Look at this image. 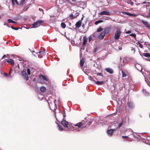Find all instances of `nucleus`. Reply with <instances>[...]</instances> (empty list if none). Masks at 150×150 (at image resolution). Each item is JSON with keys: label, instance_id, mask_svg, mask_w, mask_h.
<instances>
[{"label": "nucleus", "instance_id": "3", "mask_svg": "<svg viewBox=\"0 0 150 150\" xmlns=\"http://www.w3.org/2000/svg\"><path fill=\"white\" fill-rule=\"evenodd\" d=\"M61 123L64 127L69 128L68 126V122L66 121V120L64 119V118H63L62 120L61 121Z\"/></svg>", "mask_w": 150, "mask_h": 150}, {"label": "nucleus", "instance_id": "39", "mask_svg": "<svg viewBox=\"0 0 150 150\" xmlns=\"http://www.w3.org/2000/svg\"><path fill=\"white\" fill-rule=\"evenodd\" d=\"M118 49L119 50H122V45L119 46L118 47Z\"/></svg>", "mask_w": 150, "mask_h": 150}, {"label": "nucleus", "instance_id": "53", "mask_svg": "<svg viewBox=\"0 0 150 150\" xmlns=\"http://www.w3.org/2000/svg\"><path fill=\"white\" fill-rule=\"evenodd\" d=\"M35 80H36V79L35 78H34V79H33V81H35Z\"/></svg>", "mask_w": 150, "mask_h": 150}, {"label": "nucleus", "instance_id": "5", "mask_svg": "<svg viewBox=\"0 0 150 150\" xmlns=\"http://www.w3.org/2000/svg\"><path fill=\"white\" fill-rule=\"evenodd\" d=\"M21 73L22 76L25 78V79L26 81H27L28 79V77L26 72L25 71H22Z\"/></svg>", "mask_w": 150, "mask_h": 150}, {"label": "nucleus", "instance_id": "9", "mask_svg": "<svg viewBox=\"0 0 150 150\" xmlns=\"http://www.w3.org/2000/svg\"><path fill=\"white\" fill-rule=\"evenodd\" d=\"M39 54H38V57L40 58H42V57L45 55L46 53H45V51H40L39 52Z\"/></svg>", "mask_w": 150, "mask_h": 150}, {"label": "nucleus", "instance_id": "58", "mask_svg": "<svg viewBox=\"0 0 150 150\" xmlns=\"http://www.w3.org/2000/svg\"><path fill=\"white\" fill-rule=\"evenodd\" d=\"M91 124V122H89V125H90Z\"/></svg>", "mask_w": 150, "mask_h": 150}, {"label": "nucleus", "instance_id": "22", "mask_svg": "<svg viewBox=\"0 0 150 150\" xmlns=\"http://www.w3.org/2000/svg\"><path fill=\"white\" fill-rule=\"evenodd\" d=\"M11 1H12V4L13 5H15V2H16V4L17 5H18L19 4L18 2L17 1V0H11Z\"/></svg>", "mask_w": 150, "mask_h": 150}, {"label": "nucleus", "instance_id": "21", "mask_svg": "<svg viewBox=\"0 0 150 150\" xmlns=\"http://www.w3.org/2000/svg\"><path fill=\"white\" fill-rule=\"evenodd\" d=\"M128 105V107L130 108H133V103L130 102H128L127 103Z\"/></svg>", "mask_w": 150, "mask_h": 150}, {"label": "nucleus", "instance_id": "29", "mask_svg": "<svg viewBox=\"0 0 150 150\" xmlns=\"http://www.w3.org/2000/svg\"><path fill=\"white\" fill-rule=\"evenodd\" d=\"M103 30V29L101 27H99L97 30V32H100Z\"/></svg>", "mask_w": 150, "mask_h": 150}, {"label": "nucleus", "instance_id": "32", "mask_svg": "<svg viewBox=\"0 0 150 150\" xmlns=\"http://www.w3.org/2000/svg\"><path fill=\"white\" fill-rule=\"evenodd\" d=\"M145 17L146 18L150 17V10H149L147 15L145 16Z\"/></svg>", "mask_w": 150, "mask_h": 150}, {"label": "nucleus", "instance_id": "43", "mask_svg": "<svg viewBox=\"0 0 150 150\" xmlns=\"http://www.w3.org/2000/svg\"><path fill=\"white\" fill-rule=\"evenodd\" d=\"M139 47L140 48H142L143 45L141 43H139Z\"/></svg>", "mask_w": 150, "mask_h": 150}, {"label": "nucleus", "instance_id": "36", "mask_svg": "<svg viewBox=\"0 0 150 150\" xmlns=\"http://www.w3.org/2000/svg\"><path fill=\"white\" fill-rule=\"evenodd\" d=\"M11 28H12L13 29V30H18V29H19L20 28H14L13 26H11Z\"/></svg>", "mask_w": 150, "mask_h": 150}, {"label": "nucleus", "instance_id": "14", "mask_svg": "<svg viewBox=\"0 0 150 150\" xmlns=\"http://www.w3.org/2000/svg\"><path fill=\"white\" fill-rule=\"evenodd\" d=\"M81 21H78L76 22L75 24L76 27V28H79L81 25Z\"/></svg>", "mask_w": 150, "mask_h": 150}, {"label": "nucleus", "instance_id": "41", "mask_svg": "<svg viewBox=\"0 0 150 150\" xmlns=\"http://www.w3.org/2000/svg\"><path fill=\"white\" fill-rule=\"evenodd\" d=\"M97 50V48L96 47L94 49V50L93 51V53H95L96 52V51Z\"/></svg>", "mask_w": 150, "mask_h": 150}, {"label": "nucleus", "instance_id": "19", "mask_svg": "<svg viewBox=\"0 0 150 150\" xmlns=\"http://www.w3.org/2000/svg\"><path fill=\"white\" fill-rule=\"evenodd\" d=\"M84 62V59L82 58L80 61V65L81 67H82L83 65Z\"/></svg>", "mask_w": 150, "mask_h": 150}, {"label": "nucleus", "instance_id": "44", "mask_svg": "<svg viewBox=\"0 0 150 150\" xmlns=\"http://www.w3.org/2000/svg\"><path fill=\"white\" fill-rule=\"evenodd\" d=\"M149 2H146V1H145L143 3V4H149Z\"/></svg>", "mask_w": 150, "mask_h": 150}, {"label": "nucleus", "instance_id": "49", "mask_svg": "<svg viewBox=\"0 0 150 150\" xmlns=\"http://www.w3.org/2000/svg\"><path fill=\"white\" fill-rule=\"evenodd\" d=\"M131 32V31H128L126 33L127 34H129V33H130Z\"/></svg>", "mask_w": 150, "mask_h": 150}, {"label": "nucleus", "instance_id": "26", "mask_svg": "<svg viewBox=\"0 0 150 150\" xmlns=\"http://www.w3.org/2000/svg\"><path fill=\"white\" fill-rule=\"evenodd\" d=\"M25 3V0H21L20 3V6H22Z\"/></svg>", "mask_w": 150, "mask_h": 150}, {"label": "nucleus", "instance_id": "1", "mask_svg": "<svg viewBox=\"0 0 150 150\" xmlns=\"http://www.w3.org/2000/svg\"><path fill=\"white\" fill-rule=\"evenodd\" d=\"M43 22V21L41 20H38L34 23L32 24L31 25L32 28H36L40 26V24Z\"/></svg>", "mask_w": 150, "mask_h": 150}, {"label": "nucleus", "instance_id": "31", "mask_svg": "<svg viewBox=\"0 0 150 150\" xmlns=\"http://www.w3.org/2000/svg\"><path fill=\"white\" fill-rule=\"evenodd\" d=\"M122 76L123 77H125L126 76V75L125 74V72L123 71H122Z\"/></svg>", "mask_w": 150, "mask_h": 150}, {"label": "nucleus", "instance_id": "33", "mask_svg": "<svg viewBox=\"0 0 150 150\" xmlns=\"http://www.w3.org/2000/svg\"><path fill=\"white\" fill-rule=\"evenodd\" d=\"M88 79H90V80H91V81H93L94 82H95V81L93 80V78L92 76H89L88 77Z\"/></svg>", "mask_w": 150, "mask_h": 150}, {"label": "nucleus", "instance_id": "45", "mask_svg": "<svg viewBox=\"0 0 150 150\" xmlns=\"http://www.w3.org/2000/svg\"><path fill=\"white\" fill-rule=\"evenodd\" d=\"M11 68L10 71H9V72H8V74L10 75V74L11 72Z\"/></svg>", "mask_w": 150, "mask_h": 150}, {"label": "nucleus", "instance_id": "4", "mask_svg": "<svg viewBox=\"0 0 150 150\" xmlns=\"http://www.w3.org/2000/svg\"><path fill=\"white\" fill-rule=\"evenodd\" d=\"M87 122H85L84 120H82L81 122L79 123H77L75 125H74L75 126L78 127H80L83 125L85 124V125L86 124V123Z\"/></svg>", "mask_w": 150, "mask_h": 150}, {"label": "nucleus", "instance_id": "6", "mask_svg": "<svg viewBox=\"0 0 150 150\" xmlns=\"http://www.w3.org/2000/svg\"><path fill=\"white\" fill-rule=\"evenodd\" d=\"M141 22L147 28L150 29V25L149 24L148 22L144 20H142Z\"/></svg>", "mask_w": 150, "mask_h": 150}, {"label": "nucleus", "instance_id": "28", "mask_svg": "<svg viewBox=\"0 0 150 150\" xmlns=\"http://www.w3.org/2000/svg\"><path fill=\"white\" fill-rule=\"evenodd\" d=\"M61 26L63 28H64L66 27V25L64 23L62 22L61 23Z\"/></svg>", "mask_w": 150, "mask_h": 150}, {"label": "nucleus", "instance_id": "42", "mask_svg": "<svg viewBox=\"0 0 150 150\" xmlns=\"http://www.w3.org/2000/svg\"><path fill=\"white\" fill-rule=\"evenodd\" d=\"M127 13L128 15H130L131 16H133V15H134V14H131V13Z\"/></svg>", "mask_w": 150, "mask_h": 150}, {"label": "nucleus", "instance_id": "10", "mask_svg": "<svg viewBox=\"0 0 150 150\" xmlns=\"http://www.w3.org/2000/svg\"><path fill=\"white\" fill-rule=\"evenodd\" d=\"M7 62L8 64H11L13 66L14 65V61L11 59H9L8 60H7Z\"/></svg>", "mask_w": 150, "mask_h": 150}, {"label": "nucleus", "instance_id": "8", "mask_svg": "<svg viewBox=\"0 0 150 150\" xmlns=\"http://www.w3.org/2000/svg\"><path fill=\"white\" fill-rule=\"evenodd\" d=\"M99 14L100 15H110L111 14L108 11H103L99 13Z\"/></svg>", "mask_w": 150, "mask_h": 150}, {"label": "nucleus", "instance_id": "46", "mask_svg": "<svg viewBox=\"0 0 150 150\" xmlns=\"http://www.w3.org/2000/svg\"><path fill=\"white\" fill-rule=\"evenodd\" d=\"M92 39V38H91V36H90V37H89V39H89V41H90Z\"/></svg>", "mask_w": 150, "mask_h": 150}, {"label": "nucleus", "instance_id": "12", "mask_svg": "<svg viewBox=\"0 0 150 150\" xmlns=\"http://www.w3.org/2000/svg\"><path fill=\"white\" fill-rule=\"evenodd\" d=\"M115 130V129H110L109 130H108L107 131V132L109 135L110 136H111L112 135L113 132Z\"/></svg>", "mask_w": 150, "mask_h": 150}, {"label": "nucleus", "instance_id": "7", "mask_svg": "<svg viewBox=\"0 0 150 150\" xmlns=\"http://www.w3.org/2000/svg\"><path fill=\"white\" fill-rule=\"evenodd\" d=\"M111 29V26L106 27L104 29V32H103L105 33V34H107L110 32Z\"/></svg>", "mask_w": 150, "mask_h": 150}, {"label": "nucleus", "instance_id": "16", "mask_svg": "<svg viewBox=\"0 0 150 150\" xmlns=\"http://www.w3.org/2000/svg\"><path fill=\"white\" fill-rule=\"evenodd\" d=\"M105 70L107 72H109L110 74H112L113 72V70L110 68H107L105 69Z\"/></svg>", "mask_w": 150, "mask_h": 150}, {"label": "nucleus", "instance_id": "34", "mask_svg": "<svg viewBox=\"0 0 150 150\" xmlns=\"http://www.w3.org/2000/svg\"><path fill=\"white\" fill-rule=\"evenodd\" d=\"M123 120H122V122L120 123H119V125L118 126V127L119 128H120L122 125L123 123Z\"/></svg>", "mask_w": 150, "mask_h": 150}, {"label": "nucleus", "instance_id": "20", "mask_svg": "<svg viewBox=\"0 0 150 150\" xmlns=\"http://www.w3.org/2000/svg\"><path fill=\"white\" fill-rule=\"evenodd\" d=\"M68 18H69L70 19H72L76 18V16L73 15L72 14H70L68 17Z\"/></svg>", "mask_w": 150, "mask_h": 150}, {"label": "nucleus", "instance_id": "24", "mask_svg": "<svg viewBox=\"0 0 150 150\" xmlns=\"http://www.w3.org/2000/svg\"><path fill=\"white\" fill-rule=\"evenodd\" d=\"M143 55L146 57H150V54L148 53H144L143 54Z\"/></svg>", "mask_w": 150, "mask_h": 150}, {"label": "nucleus", "instance_id": "52", "mask_svg": "<svg viewBox=\"0 0 150 150\" xmlns=\"http://www.w3.org/2000/svg\"><path fill=\"white\" fill-rule=\"evenodd\" d=\"M4 74L6 76H7L8 75L6 73H4Z\"/></svg>", "mask_w": 150, "mask_h": 150}, {"label": "nucleus", "instance_id": "11", "mask_svg": "<svg viewBox=\"0 0 150 150\" xmlns=\"http://www.w3.org/2000/svg\"><path fill=\"white\" fill-rule=\"evenodd\" d=\"M105 34L103 32H102L98 35V38L100 40H102L103 39Z\"/></svg>", "mask_w": 150, "mask_h": 150}, {"label": "nucleus", "instance_id": "50", "mask_svg": "<svg viewBox=\"0 0 150 150\" xmlns=\"http://www.w3.org/2000/svg\"><path fill=\"white\" fill-rule=\"evenodd\" d=\"M128 132H131V134H132V132H131V130H129L128 131Z\"/></svg>", "mask_w": 150, "mask_h": 150}, {"label": "nucleus", "instance_id": "13", "mask_svg": "<svg viewBox=\"0 0 150 150\" xmlns=\"http://www.w3.org/2000/svg\"><path fill=\"white\" fill-rule=\"evenodd\" d=\"M83 45H86L87 41V39L86 36L83 37Z\"/></svg>", "mask_w": 150, "mask_h": 150}, {"label": "nucleus", "instance_id": "56", "mask_svg": "<svg viewBox=\"0 0 150 150\" xmlns=\"http://www.w3.org/2000/svg\"><path fill=\"white\" fill-rule=\"evenodd\" d=\"M17 66H18V68H19V64H18V65H17Z\"/></svg>", "mask_w": 150, "mask_h": 150}, {"label": "nucleus", "instance_id": "48", "mask_svg": "<svg viewBox=\"0 0 150 150\" xmlns=\"http://www.w3.org/2000/svg\"><path fill=\"white\" fill-rule=\"evenodd\" d=\"M6 56V55H5V54L2 57L1 59H4Z\"/></svg>", "mask_w": 150, "mask_h": 150}, {"label": "nucleus", "instance_id": "54", "mask_svg": "<svg viewBox=\"0 0 150 150\" xmlns=\"http://www.w3.org/2000/svg\"><path fill=\"white\" fill-rule=\"evenodd\" d=\"M66 117V115L65 114H64V118H64V119H65V117Z\"/></svg>", "mask_w": 150, "mask_h": 150}, {"label": "nucleus", "instance_id": "27", "mask_svg": "<svg viewBox=\"0 0 150 150\" xmlns=\"http://www.w3.org/2000/svg\"><path fill=\"white\" fill-rule=\"evenodd\" d=\"M7 21H8V22L9 23H16L13 21L11 19H8L7 20Z\"/></svg>", "mask_w": 150, "mask_h": 150}, {"label": "nucleus", "instance_id": "17", "mask_svg": "<svg viewBox=\"0 0 150 150\" xmlns=\"http://www.w3.org/2000/svg\"><path fill=\"white\" fill-rule=\"evenodd\" d=\"M39 77L40 79H42L44 80L47 81V79L46 78V77L42 75H40L39 76Z\"/></svg>", "mask_w": 150, "mask_h": 150}, {"label": "nucleus", "instance_id": "23", "mask_svg": "<svg viewBox=\"0 0 150 150\" xmlns=\"http://www.w3.org/2000/svg\"><path fill=\"white\" fill-rule=\"evenodd\" d=\"M58 124V129L60 131H62L64 130V129L62 127L59 125Z\"/></svg>", "mask_w": 150, "mask_h": 150}, {"label": "nucleus", "instance_id": "18", "mask_svg": "<svg viewBox=\"0 0 150 150\" xmlns=\"http://www.w3.org/2000/svg\"><path fill=\"white\" fill-rule=\"evenodd\" d=\"M46 89L44 86H42L40 88V90L42 92H45L46 91Z\"/></svg>", "mask_w": 150, "mask_h": 150}, {"label": "nucleus", "instance_id": "35", "mask_svg": "<svg viewBox=\"0 0 150 150\" xmlns=\"http://www.w3.org/2000/svg\"><path fill=\"white\" fill-rule=\"evenodd\" d=\"M130 35L131 36L135 38H136V35L135 34L132 33V34H130Z\"/></svg>", "mask_w": 150, "mask_h": 150}, {"label": "nucleus", "instance_id": "15", "mask_svg": "<svg viewBox=\"0 0 150 150\" xmlns=\"http://www.w3.org/2000/svg\"><path fill=\"white\" fill-rule=\"evenodd\" d=\"M95 83L98 85H101L103 84H104L105 83V81H97L96 82H95Z\"/></svg>", "mask_w": 150, "mask_h": 150}, {"label": "nucleus", "instance_id": "25", "mask_svg": "<svg viewBox=\"0 0 150 150\" xmlns=\"http://www.w3.org/2000/svg\"><path fill=\"white\" fill-rule=\"evenodd\" d=\"M103 22V20H98L97 21H96L95 22V24L96 25H98V24L100 23H102V22Z\"/></svg>", "mask_w": 150, "mask_h": 150}, {"label": "nucleus", "instance_id": "40", "mask_svg": "<svg viewBox=\"0 0 150 150\" xmlns=\"http://www.w3.org/2000/svg\"><path fill=\"white\" fill-rule=\"evenodd\" d=\"M122 137L123 139L129 138V137L127 136H122Z\"/></svg>", "mask_w": 150, "mask_h": 150}, {"label": "nucleus", "instance_id": "38", "mask_svg": "<svg viewBox=\"0 0 150 150\" xmlns=\"http://www.w3.org/2000/svg\"><path fill=\"white\" fill-rule=\"evenodd\" d=\"M97 76H102V77H103V74H102L100 73H97Z\"/></svg>", "mask_w": 150, "mask_h": 150}, {"label": "nucleus", "instance_id": "60", "mask_svg": "<svg viewBox=\"0 0 150 150\" xmlns=\"http://www.w3.org/2000/svg\"><path fill=\"white\" fill-rule=\"evenodd\" d=\"M149 3H150V2H149Z\"/></svg>", "mask_w": 150, "mask_h": 150}, {"label": "nucleus", "instance_id": "47", "mask_svg": "<svg viewBox=\"0 0 150 150\" xmlns=\"http://www.w3.org/2000/svg\"><path fill=\"white\" fill-rule=\"evenodd\" d=\"M39 10L40 11H43V10L42 8H39Z\"/></svg>", "mask_w": 150, "mask_h": 150}, {"label": "nucleus", "instance_id": "55", "mask_svg": "<svg viewBox=\"0 0 150 150\" xmlns=\"http://www.w3.org/2000/svg\"><path fill=\"white\" fill-rule=\"evenodd\" d=\"M28 9V8H27L25 9V8H24V11H26L27 9Z\"/></svg>", "mask_w": 150, "mask_h": 150}, {"label": "nucleus", "instance_id": "37", "mask_svg": "<svg viewBox=\"0 0 150 150\" xmlns=\"http://www.w3.org/2000/svg\"><path fill=\"white\" fill-rule=\"evenodd\" d=\"M27 72L28 74L30 75V70L28 68L27 69Z\"/></svg>", "mask_w": 150, "mask_h": 150}, {"label": "nucleus", "instance_id": "30", "mask_svg": "<svg viewBox=\"0 0 150 150\" xmlns=\"http://www.w3.org/2000/svg\"><path fill=\"white\" fill-rule=\"evenodd\" d=\"M73 125L71 123H68V126L69 127V129L71 128V127H73Z\"/></svg>", "mask_w": 150, "mask_h": 150}, {"label": "nucleus", "instance_id": "2", "mask_svg": "<svg viewBox=\"0 0 150 150\" xmlns=\"http://www.w3.org/2000/svg\"><path fill=\"white\" fill-rule=\"evenodd\" d=\"M121 33V30L120 29H118L117 30L115 33L114 36V38L115 40H118L119 39V37L120 36Z\"/></svg>", "mask_w": 150, "mask_h": 150}, {"label": "nucleus", "instance_id": "51", "mask_svg": "<svg viewBox=\"0 0 150 150\" xmlns=\"http://www.w3.org/2000/svg\"><path fill=\"white\" fill-rule=\"evenodd\" d=\"M76 0H71V1L73 2H75L76 1Z\"/></svg>", "mask_w": 150, "mask_h": 150}, {"label": "nucleus", "instance_id": "59", "mask_svg": "<svg viewBox=\"0 0 150 150\" xmlns=\"http://www.w3.org/2000/svg\"><path fill=\"white\" fill-rule=\"evenodd\" d=\"M83 18H81V20H82L83 19Z\"/></svg>", "mask_w": 150, "mask_h": 150}, {"label": "nucleus", "instance_id": "57", "mask_svg": "<svg viewBox=\"0 0 150 150\" xmlns=\"http://www.w3.org/2000/svg\"><path fill=\"white\" fill-rule=\"evenodd\" d=\"M45 51V53L46 52V50H45V49H44V51Z\"/></svg>", "mask_w": 150, "mask_h": 150}]
</instances>
